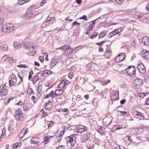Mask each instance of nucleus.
Wrapping results in <instances>:
<instances>
[{"label": "nucleus", "instance_id": "nucleus-1", "mask_svg": "<svg viewBox=\"0 0 149 149\" xmlns=\"http://www.w3.org/2000/svg\"><path fill=\"white\" fill-rule=\"evenodd\" d=\"M15 117L17 120L22 121L24 119L22 114V112L20 109H17L15 112Z\"/></svg>", "mask_w": 149, "mask_h": 149}, {"label": "nucleus", "instance_id": "nucleus-2", "mask_svg": "<svg viewBox=\"0 0 149 149\" xmlns=\"http://www.w3.org/2000/svg\"><path fill=\"white\" fill-rule=\"evenodd\" d=\"M38 14V12L35 10L31 11L28 9L25 13V16L27 18H32Z\"/></svg>", "mask_w": 149, "mask_h": 149}, {"label": "nucleus", "instance_id": "nucleus-3", "mask_svg": "<svg viewBox=\"0 0 149 149\" xmlns=\"http://www.w3.org/2000/svg\"><path fill=\"white\" fill-rule=\"evenodd\" d=\"M126 72L130 76H133L135 74V68L133 66H130L126 70Z\"/></svg>", "mask_w": 149, "mask_h": 149}, {"label": "nucleus", "instance_id": "nucleus-4", "mask_svg": "<svg viewBox=\"0 0 149 149\" xmlns=\"http://www.w3.org/2000/svg\"><path fill=\"white\" fill-rule=\"evenodd\" d=\"M75 134L71 135L70 136H67L66 138L67 143L69 142L71 143V145H74L75 143Z\"/></svg>", "mask_w": 149, "mask_h": 149}, {"label": "nucleus", "instance_id": "nucleus-5", "mask_svg": "<svg viewBox=\"0 0 149 149\" xmlns=\"http://www.w3.org/2000/svg\"><path fill=\"white\" fill-rule=\"evenodd\" d=\"M62 48H64V55L66 56L68 55L73 51L72 49L71 48L70 46L69 45H64Z\"/></svg>", "mask_w": 149, "mask_h": 149}, {"label": "nucleus", "instance_id": "nucleus-6", "mask_svg": "<svg viewBox=\"0 0 149 149\" xmlns=\"http://www.w3.org/2000/svg\"><path fill=\"white\" fill-rule=\"evenodd\" d=\"M143 81L140 79H136L134 81V84L136 88L138 89L142 85Z\"/></svg>", "mask_w": 149, "mask_h": 149}, {"label": "nucleus", "instance_id": "nucleus-7", "mask_svg": "<svg viewBox=\"0 0 149 149\" xmlns=\"http://www.w3.org/2000/svg\"><path fill=\"white\" fill-rule=\"evenodd\" d=\"M24 47L26 49L32 51L35 49L34 44L30 42L25 43L24 44Z\"/></svg>", "mask_w": 149, "mask_h": 149}, {"label": "nucleus", "instance_id": "nucleus-8", "mask_svg": "<svg viewBox=\"0 0 149 149\" xmlns=\"http://www.w3.org/2000/svg\"><path fill=\"white\" fill-rule=\"evenodd\" d=\"M54 21V19L53 18H52V17H48L43 22L42 26H43L44 27L45 25H49L53 23Z\"/></svg>", "mask_w": 149, "mask_h": 149}, {"label": "nucleus", "instance_id": "nucleus-9", "mask_svg": "<svg viewBox=\"0 0 149 149\" xmlns=\"http://www.w3.org/2000/svg\"><path fill=\"white\" fill-rule=\"evenodd\" d=\"M125 58V54L123 53L118 54L116 58L115 61L116 62L118 63L124 59Z\"/></svg>", "mask_w": 149, "mask_h": 149}, {"label": "nucleus", "instance_id": "nucleus-10", "mask_svg": "<svg viewBox=\"0 0 149 149\" xmlns=\"http://www.w3.org/2000/svg\"><path fill=\"white\" fill-rule=\"evenodd\" d=\"M137 68L139 72L143 74L146 72V68L143 64L141 63L137 66Z\"/></svg>", "mask_w": 149, "mask_h": 149}, {"label": "nucleus", "instance_id": "nucleus-11", "mask_svg": "<svg viewBox=\"0 0 149 149\" xmlns=\"http://www.w3.org/2000/svg\"><path fill=\"white\" fill-rule=\"evenodd\" d=\"M12 78L9 81V84L10 86H12L15 85V82H16L17 77L15 75L13 74H12Z\"/></svg>", "mask_w": 149, "mask_h": 149}, {"label": "nucleus", "instance_id": "nucleus-12", "mask_svg": "<svg viewBox=\"0 0 149 149\" xmlns=\"http://www.w3.org/2000/svg\"><path fill=\"white\" fill-rule=\"evenodd\" d=\"M135 17L138 19H141V20H144L146 18L142 14L139 13H136L134 15Z\"/></svg>", "mask_w": 149, "mask_h": 149}, {"label": "nucleus", "instance_id": "nucleus-13", "mask_svg": "<svg viewBox=\"0 0 149 149\" xmlns=\"http://www.w3.org/2000/svg\"><path fill=\"white\" fill-rule=\"evenodd\" d=\"M87 130V128L85 126L81 125L77 128V131L78 132L82 133L83 132Z\"/></svg>", "mask_w": 149, "mask_h": 149}, {"label": "nucleus", "instance_id": "nucleus-14", "mask_svg": "<svg viewBox=\"0 0 149 149\" xmlns=\"http://www.w3.org/2000/svg\"><path fill=\"white\" fill-rule=\"evenodd\" d=\"M142 57L146 59H149V52L146 50H143L142 54Z\"/></svg>", "mask_w": 149, "mask_h": 149}, {"label": "nucleus", "instance_id": "nucleus-15", "mask_svg": "<svg viewBox=\"0 0 149 149\" xmlns=\"http://www.w3.org/2000/svg\"><path fill=\"white\" fill-rule=\"evenodd\" d=\"M142 42L144 45L146 46L149 45V38L147 36H144L143 38Z\"/></svg>", "mask_w": 149, "mask_h": 149}, {"label": "nucleus", "instance_id": "nucleus-16", "mask_svg": "<svg viewBox=\"0 0 149 149\" xmlns=\"http://www.w3.org/2000/svg\"><path fill=\"white\" fill-rule=\"evenodd\" d=\"M66 81V80H63L58 85V88L61 89L64 88L67 84Z\"/></svg>", "mask_w": 149, "mask_h": 149}, {"label": "nucleus", "instance_id": "nucleus-17", "mask_svg": "<svg viewBox=\"0 0 149 149\" xmlns=\"http://www.w3.org/2000/svg\"><path fill=\"white\" fill-rule=\"evenodd\" d=\"M112 53L111 51L108 49H106L104 53V56L107 58H109L111 56Z\"/></svg>", "mask_w": 149, "mask_h": 149}, {"label": "nucleus", "instance_id": "nucleus-18", "mask_svg": "<svg viewBox=\"0 0 149 149\" xmlns=\"http://www.w3.org/2000/svg\"><path fill=\"white\" fill-rule=\"evenodd\" d=\"M40 72L41 74H42L44 77H47L52 73V72L51 70H47L45 71H44L43 73L42 72Z\"/></svg>", "mask_w": 149, "mask_h": 149}, {"label": "nucleus", "instance_id": "nucleus-19", "mask_svg": "<svg viewBox=\"0 0 149 149\" xmlns=\"http://www.w3.org/2000/svg\"><path fill=\"white\" fill-rule=\"evenodd\" d=\"M94 63H91L88 64L86 66V68L87 70H94Z\"/></svg>", "mask_w": 149, "mask_h": 149}, {"label": "nucleus", "instance_id": "nucleus-20", "mask_svg": "<svg viewBox=\"0 0 149 149\" xmlns=\"http://www.w3.org/2000/svg\"><path fill=\"white\" fill-rule=\"evenodd\" d=\"M8 49V46L6 44H2L0 46V50L2 51H6Z\"/></svg>", "mask_w": 149, "mask_h": 149}, {"label": "nucleus", "instance_id": "nucleus-21", "mask_svg": "<svg viewBox=\"0 0 149 149\" xmlns=\"http://www.w3.org/2000/svg\"><path fill=\"white\" fill-rule=\"evenodd\" d=\"M8 33L10 32L13 30L15 28V26L11 24H8Z\"/></svg>", "mask_w": 149, "mask_h": 149}, {"label": "nucleus", "instance_id": "nucleus-22", "mask_svg": "<svg viewBox=\"0 0 149 149\" xmlns=\"http://www.w3.org/2000/svg\"><path fill=\"white\" fill-rule=\"evenodd\" d=\"M8 24H5L3 25L2 26L1 29L2 31L4 33H8Z\"/></svg>", "mask_w": 149, "mask_h": 149}, {"label": "nucleus", "instance_id": "nucleus-23", "mask_svg": "<svg viewBox=\"0 0 149 149\" xmlns=\"http://www.w3.org/2000/svg\"><path fill=\"white\" fill-rule=\"evenodd\" d=\"M50 137V136L49 135L46 136V137H45L44 141L41 143V144L42 145L43 143L44 144H46L49 141V140Z\"/></svg>", "mask_w": 149, "mask_h": 149}, {"label": "nucleus", "instance_id": "nucleus-24", "mask_svg": "<svg viewBox=\"0 0 149 149\" xmlns=\"http://www.w3.org/2000/svg\"><path fill=\"white\" fill-rule=\"evenodd\" d=\"M111 98L113 100H117L119 99V96L117 93H114L111 96Z\"/></svg>", "mask_w": 149, "mask_h": 149}, {"label": "nucleus", "instance_id": "nucleus-25", "mask_svg": "<svg viewBox=\"0 0 149 149\" xmlns=\"http://www.w3.org/2000/svg\"><path fill=\"white\" fill-rule=\"evenodd\" d=\"M7 62V64L11 66L13 63V60L11 58H7L6 60Z\"/></svg>", "mask_w": 149, "mask_h": 149}, {"label": "nucleus", "instance_id": "nucleus-26", "mask_svg": "<svg viewBox=\"0 0 149 149\" xmlns=\"http://www.w3.org/2000/svg\"><path fill=\"white\" fill-rule=\"evenodd\" d=\"M40 74V75H42L40 72H38L37 73V75H36L33 77V81L35 82H36L39 79V78L38 76V74Z\"/></svg>", "mask_w": 149, "mask_h": 149}, {"label": "nucleus", "instance_id": "nucleus-27", "mask_svg": "<svg viewBox=\"0 0 149 149\" xmlns=\"http://www.w3.org/2000/svg\"><path fill=\"white\" fill-rule=\"evenodd\" d=\"M56 60L53 59H52L50 63V68L52 69L55 65H56Z\"/></svg>", "mask_w": 149, "mask_h": 149}, {"label": "nucleus", "instance_id": "nucleus-28", "mask_svg": "<svg viewBox=\"0 0 149 149\" xmlns=\"http://www.w3.org/2000/svg\"><path fill=\"white\" fill-rule=\"evenodd\" d=\"M62 127L63 129H65V127L63 125H62ZM64 130L65 129H64V130H63L61 131V134L58 136V137H60V139L58 141H61V139L62 137H61L64 133Z\"/></svg>", "mask_w": 149, "mask_h": 149}, {"label": "nucleus", "instance_id": "nucleus-29", "mask_svg": "<svg viewBox=\"0 0 149 149\" xmlns=\"http://www.w3.org/2000/svg\"><path fill=\"white\" fill-rule=\"evenodd\" d=\"M107 31H102L100 34L99 35V38H102L106 36L107 34Z\"/></svg>", "mask_w": 149, "mask_h": 149}, {"label": "nucleus", "instance_id": "nucleus-30", "mask_svg": "<svg viewBox=\"0 0 149 149\" xmlns=\"http://www.w3.org/2000/svg\"><path fill=\"white\" fill-rule=\"evenodd\" d=\"M14 47L16 49H19L21 47V45L19 43L17 42H14Z\"/></svg>", "mask_w": 149, "mask_h": 149}, {"label": "nucleus", "instance_id": "nucleus-31", "mask_svg": "<svg viewBox=\"0 0 149 149\" xmlns=\"http://www.w3.org/2000/svg\"><path fill=\"white\" fill-rule=\"evenodd\" d=\"M88 140V134L83 135L82 137L81 142L82 143L86 142V141Z\"/></svg>", "mask_w": 149, "mask_h": 149}, {"label": "nucleus", "instance_id": "nucleus-32", "mask_svg": "<svg viewBox=\"0 0 149 149\" xmlns=\"http://www.w3.org/2000/svg\"><path fill=\"white\" fill-rule=\"evenodd\" d=\"M110 82V80H107L105 79L103 81H102V84L103 86H105L108 84Z\"/></svg>", "mask_w": 149, "mask_h": 149}, {"label": "nucleus", "instance_id": "nucleus-33", "mask_svg": "<svg viewBox=\"0 0 149 149\" xmlns=\"http://www.w3.org/2000/svg\"><path fill=\"white\" fill-rule=\"evenodd\" d=\"M50 96H51L52 97H54V92L53 91H52L49 94L46 95L45 98H47L49 97Z\"/></svg>", "mask_w": 149, "mask_h": 149}, {"label": "nucleus", "instance_id": "nucleus-34", "mask_svg": "<svg viewBox=\"0 0 149 149\" xmlns=\"http://www.w3.org/2000/svg\"><path fill=\"white\" fill-rule=\"evenodd\" d=\"M38 8L37 6H36L35 5H33L31 6L28 9L29 10L31 11L33 10V9H36Z\"/></svg>", "mask_w": 149, "mask_h": 149}, {"label": "nucleus", "instance_id": "nucleus-35", "mask_svg": "<svg viewBox=\"0 0 149 149\" xmlns=\"http://www.w3.org/2000/svg\"><path fill=\"white\" fill-rule=\"evenodd\" d=\"M88 140L91 141L93 139V135L91 133H89L88 134Z\"/></svg>", "mask_w": 149, "mask_h": 149}, {"label": "nucleus", "instance_id": "nucleus-36", "mask_svg": "<svg viewBox=\"0 0 149 149\" xmlns=\"http://www.w3.org/2000/svg\"><path fill=\"white\" fill-rule=\"evenodd\" d=\"M23 108L24 111H27L29 107L27 106L26 103H24Z\"/></svg>", "mask_w": 149, "mask_h": 149}, {"label": "nucleus", "instance_id": "nucleus-37", "mask_svg": "<svg viewBox=\"0 0 149 149\" xmlns=\"http://www.w3.org/2000/svg\"><path fill=\"white\" fill-rule=\"evenodd\" d=\"M98 128L97 130V131L99 132L101 134H103V131L102 130V127L101 126H99V127H98Z\"/></svg>", "mask_w": 149, "mask_h": 149}, {"label": "nucleus", "instance_id": "nucleus-38", "mask_svg": "<svg viewBox=\"0 0 149 149\" xmlns=\"http://www.w3.org/2000/svg\"><path fill=\"white\" fill-rule=\"evenodd\" d=\"M82 48V46L81 45L79 46L76 47L74 49V51L76 52H77L79 50Z\"/></svg>", "mask_w": 149, "mask_h": 149}, {"label": "nucleus", "instance_id": "nucleus-39", "mask_svg": "<svg viewBox=\"0 0 149 149\" xmlns=\"http://www.w3.org/2000/svg\"><path fill=\"white\" fill-rule=\"evenodd\" d=\"M23 129L18 134V136L20 139H22L23 137L24 136V134H23L22 133L23 131Z\"/></svg>", "mask_w": 149, "mask_h": 149}, {"label": "nucleus", "instance_id": "nucleus-40", "mask_svg": "<svg viewBox=\"0 0 149 149\" xmlns=\"http://www.w3.org/2000/svg\"><path fill=\"white\" fill-rule=\"evenodd\" d=\"M115 32L113 31L111 32L109 34V38H111L113 36L116 35L115 33Z\"/></svg>", "mask_w": 149, "mask_h": 149}, {"label": "nucleus", "instance_id": "nucleus-41", "mask_svg": "<svg viewBox=\"0 0 149 149\" xmlns=\"http://www.w3.org/2000/svg\"><path fill=\"white\" fill-rule=\"evenodd\" d=\"M121 28H120V29H115L114 30H113L114 31H115V33L116 34V35H117V34H118L119 33H120L121 31H123V29L120 30V31H119L118 30H120Z\"/></svg>", "mask_w": 149, "mask_h": 149}, {"label": "nucleus", "instance_id": "nucleus-42", "mask_svg": "<svg viewBox=\"0 0 149 149\" xmlns=\"http://www.w3.org/2000/svg\"><path fill=\"white\" fill-rule=\"evenodd\" d=\"M59 111L61 112H64L65 113H67L68 112V110L67 108H65L63 109H59Z\"/></svg>", "mask_w": 149, "mask_h": 149}, {"label": "nucleus", "instance_id": "nucleus-43", "mask_svg": "<svg viewBox=\"0 0 149 149\" xmlns=\"http://www.w3.org/2000/svg\"><path fill=\"white\" fill-rule=\"evenodd\" d=\"M136 112L137 113L136 114V115L139 116L140 117H144V116L143 114L140 112H138L136 111Z\"/></svg>", "mask_w": 149, "mask_h": 149}, {"label": "nucleus", "instance_id": "nucleus-44", "mask_svg": "<svg viewBox=\"0 0 149 149\" xmlns=\"http://www.w3.org/2000/svg\"><path fill=\"white\" fill-rule=\"evenodd\" d=\"M36 54V51H33V52H29L27 53V54L28 55L31 56H33L34 54Z\"/></svg>", "mask_w": 149, "mask_h": 149}, {"label": "nucleus", "instance_id": "nucleus-45", "mask_svg": "<svg viewBox=\"0 0 149 149\" xmlns=\"http://www.w3.org/2000/svg\"><path fill=\"white\" fill-rule=\"evenodd\" d=\"M17 67L19 68H29V66H26L24 64L19 65H17Z\"/></svg>", "mask_w": 149, "mask_h": 149}, {"label": "nucleus", "instance_id": "nucleus-46", "mask_svg": "<svg viewBox=\"0 0 149 149\" xmlns=\"http://www.w3.org/2000/svg\"><path fill=\"white\" fill-rule=\"evenodd\" d=\"M27 92L28 94L31 95L33 94L34 91L31 88H30L28 89Z\"/></svg>", "mask_w": 149, "mask_h": 149}, {"label": "nucleus", "instance_id": "nucleus-47", "mask_svg": "<svg viewBox=\"0 0 149 149\" xmlns=\"http://www.w3.org/2000/svg\"><path fill=\"white\" fill-rule=\"evenodd\" d=\"M116 1L118 4L120 5L123 2L124 0H116Z\"/></svg>", "mask_w": 149, "mask_h": 149}, {"label": "nucleus", "instance_id": "nucleus-48", "mask_svg": "<svg viewBox=\"0 0 149 149\" xmlns=\"http://www.w3.org/2000/svg\"><path fill=\"white\" fill-rule=\"evenodd\" d=\"M25 3L26 2L25 0H19L18 1L19 4L21 5H22Z\"/></svg>", "mask_w": 149, "mask_h": 149}, {"label": "nucleus", "instance_id": "nucleus-49", "mask_svg": "<svg viewBox=\"0 0 149 149\" xmlns=\"http://www.w3.org/2000/svg\"><path fill=\"white\" fill-rule=\"evenodd\" d=\"M97 34H98L97 33L95 32L91 36L90 38L91 39H93L94 37H96L97 36Z\"/></svg>", "mask_w": 149, "mask_h": 149}, {"label": "nucleus", "instance_id": "nucleus-50", "mask_svg": "<svg viewBox=\"0 0 149 149\" xmlns=\"http://www.w3.org/2000/svg\"><path fill=\"white\" fill-rule=\"evenodd\" d=\"M1 92H2V94L4 95H6L7 90H5L4 89H2L1 90Z\"/></svg>", "mask_w": 149, "mask_h": 149}, {"label": "nucleus", "instance_id": "nucleus-51", "mask_svg": "<svg viewBox=\"0 0 149 149\" xmlns=\"http://www.w3.org/2000/svg\"><path fill=\"white\" fill-rule=\"evenodd\" d=\"M100 18H101L100 17H99L97 19H95L93 21H91L90 23L91 22L92 23L91 24H93V25H94V24L95 23V22L97 21H97L98 19Z\"/></svg>", "mask_w": 149, "mask_h": 149}, {"label": "nucleus", "instance_id": "nucleus-52", "mask_svg": "<svg viewBox=\"0 0 149 149\" xmlns=\"http://www.w3.org/2000/svg\"><path fill=\"white\" fill-rule=\"evenodd\" d=\"M3 130H4V128L2 130V132L1 134V138H3L4 136V135L6 134V133H5V131L4 132H3Z\"/></svg>", "mask_w": 149, "mask_h": 149}, {"label": "nucleus", "instance_id": "nucleus-53", "mask_svg": "<svg viewBox=\"0 0 149 149\" xmlns=\"http://www.w3.org/2000/svg\"><path fill=\"white\" fill-rule=\"evenodd\" d=\"M39 59L40 61L42 63L44 60V56H40L39 57Z\"/></svg>", "mask_w": 149, "mask_h": 149}, {"label": "nucleus", "instance_id": "nucleus-54", "mask_svg": "<svg viewBox=\"0 0 149 149\" xmlns=\"http://www.w3.org/2000/svg\"><path fill=\"white\" fill-rule=\"evenodd\" d=\"M31 99L33 101L34 103H35V102L37 101V98L34 96H32Z\"/></svg>", "mask_w": 149, "mask_h": 149}, {"label": "nucleus", "instance_id": "nucleus-55", "mask_svg": "<svg viewBox=\"0 0 149 149\" xmlns=\"http://www.w3.org/2000/svg\"><path fill=\"white\" fill-rule=\"evenodd\" d=\"M56 90H57V91H58L59 92L58 93L59 95H61L63 93V91L62 89H58Z\"/></svg>", "mask_w": 149, "mask_h": 149}, {"label": "nucleus", "instance_id": "nucleus-56", "mask_svg": "<svg viewBox=\"0 0 149 149\" xmlns=\"http://www.w3.org/2000/svg\"><path fill=\"white\" fill-rule=\"evenodd\" d=\"M120 113H121L122 115H126V116H129L128 114H127V112L125 111H120Z\"/></svg>", "mask_w": 149, "mask_h": 149}, {"label": "nucleus", "instance_id": "nucleus-57", "mask_svg": "<svg viewBox=\"0 0 149 149\" xmlns=\"http://www.w3.org/2000/svg\"><path fill=\"white\" fill-rule=\"evenodd\" d=\"M106 42V41H102L101 42H98L96 43V45H97L98 46H101L102 45L103 43H104Z\"/></svg>", "mask_w": 149, "mask_h": 149}, {"label": "nucleus", "instance_id": "nucleus-58", "mask_svg": "<svg viewBox=\"0 0 149 149\" xmlns=\"http://www.w3.org/2000/svg\"><path fill=\"white\" fill-rule=\"evenodd\" d=\"M31 142L34 144L38 145L39 143V142L38 141H35L33 140H31Z\"/></svg>", "mask_w": 149, "mask_h": 149}, {"label": "nucleus", "instance_id": "nucleus-59", "mask_svg": "<svg viewBox=\"0 0 149 149\" xmlns=\"http://www.w3.org/2000/svg\"><path fill=\"white\" fill-rule=\"evenodd\" d=\"M126 99H123V100H121L120 101V103L121 104H123L125 103L126 102Z\"/></svg>", "mask_w": 149, "mask_h": 149}, {"label": "nucleus", "instance_id": "nucleus-60", "mask_svg": "<svg viewBox=\"0 0 149 149\" xmlns=\"http://www.w3.org/2000/svg\"><path fill=\"white\" fill-rule=\"evenodd\" d=\"M94 26L93 24H90L88 27V29L92 30L93 29V28Z\"/></svg>", "mask_w": 149, "mask_h": 149}, {"label": "nucleus", "instance_id": "nucleus-61", "mask_svg": "<svg viewBox=\"0 0 149 149\" xmlns=\"http://www.w3.org/2000/svg\"><path fill=\"white\" fill-rule=\"evenodd\" d=\"M80 19H83L85 20H87V18L86 15H84L82 17H81L80 18Z\"/></svg>", "mask_w": 149, "mask_h": 149}, {"label": "nucleus", "instance_id": "nucleus-62", "mask_svg": "<svg viewBox=\"0 0 149 149\" xmlns=\"http://www.w3.org/2000/svg\"><path fill=\"white\" fill-rule=\"evenodd\" d=\"M3 17H0V26L3 23Z\"/></svg>", "mask_w": 149, "mask_h": 149}, {"label": "nucleus", "instance_id": "nucleus-63", "mask_svg": "<svg viewBox=\"0 0 149 149\" xmlns=\"http://www.w3.org/2000/svg\"><path fill=\"white\" fill-rule=\"evenodd\" d=\"M12 126L10 125L9 127V130L10 132H12L13 131V129L12 128Z\"/></svg>", "mask_w": 149, "mask_h": 149}, {"label": "nucleus", "instance_id": "nucleus-64", "mask_svg": "<svg viewBox=\"0 0 149 149\" xmlns=\"http://www.w3.org/2000/svg\"><path fill=\"white\" fill-rule=\"evenodd\" d=\"M126 138L127 140L128 141H130V142H131L132 140V139H130V136H127Z\"/></svg>", "mask_w": 149, "mask_h": 149}]
</instances>
